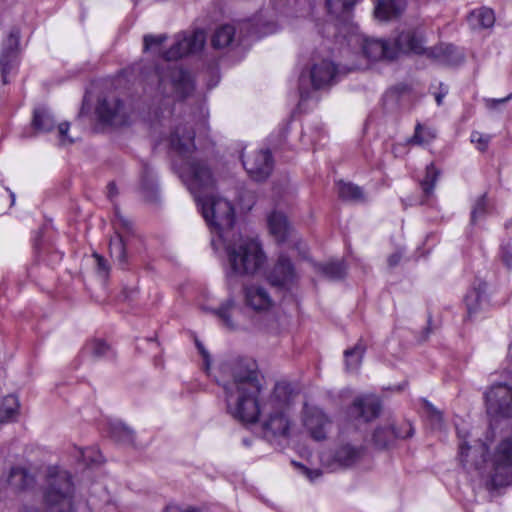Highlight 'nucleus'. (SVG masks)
Returning a JSON list of instances; mask_svg holds the SVG:
<instances>
[{"mask_svg":"<svg viewBox=\"0 0 512 512\" xmlns=\"http://www.w3.org/2000/svg\"><path fill=\"white\" fill-rule=\"evenodd\" d=\"M226 378L221 385L225 392L228 413L243 423H255L260 414L264 417L262 428L268 439L286 436L290 429L287 414L292 400V389L287 383H277L269 398L259 405L261 384L255 364L235 360L222 366Z\"/></svg>","mask_w":512,"mask_h":512,"instance_id":"f257e3e1","label":"nucleus"},{"mask_svg":"<svg viewBox=\"0 0 512 512\" xmlns=\"http://www.w3.org/2000/svg\"><path fill=\"white\" fill-rule=\"evenodd\" d=\"M194 136L192 128L177 126L170 135V145L182 157L180 177L194 196L206 224L217 236V241L224 240L234 225V207L227 199L206 194L213 188L215 181L205 163L189 158L195 149ZM212 245H216L214 237Z\"/></svg>","mask_w":512,"mask_h":512,"instance_id":"f03ea898","label":"nucleus"},{"mask_svg":"<svg viewBox=\"0 0 512 512\" xmlns=\"http://www.w3.org/2000/svg\"><path fill=\"white\" fill-rule=\"evenodd\" d=\"M205 42L206 34L201 29L191 33L182 32L176 35L174 44L164 52L163 58L166 62L155 69L152 81L157 82L160 94L167 98V106L170 105V97L181 100L188 97L194 90L191 75L182 68L172 66L167 62L202 50Z\"/></svg>","mask_w":512,"mask_h":512,"instance_id":"7ed1b4c3","label":"nucleus"},{"mask_svg":"<svg viewBox=\"0 0 512 512\" xmlns=\"http://www.w3.org/2000/svg\"><path fill=\"white\" fill-rule=\"evenodd\" d=\"M39 492L41 508L29 507L24 512H75L77 509L74 477L60 466L46 468Z\"/></svg>","mask_w":512,"mask_h":512,"instance_id":"20e7f679","label":"nucleus"},{"mask_svg":"<svg viewBox=\"0 0 512 512\" xmlns=\"http://www.w3.org/2000/svg\"><path fill=\"white\" fill-rule=\"evenodd\" d=\"M226 252L225 276L230 283L239 276H253L265 264L266 256L260 243L252 238L238 236L233 241L219 240Z\"/></svg>","mask_w":512,"mask_h":512,"instance_id":"39448f33","label":"nucleus"},{"mask_svg":"<svg viewBox=\"0 0 512 512\" xmlns=\"http://www.w3.org/2000/svg\"><path fill=\"white\" fill-rule=\"evenodd\" d=\"M475 470L490 491L512 485V435L500 439L487 457L475 463Z\"/></svg>","mask_w":512,"mask_h":512,"instance_id":"423d86ee","label":"nucleus"},{"mask_svg":"<svg viewBox=\"0 0 512 512\" xmlns=\"http://www.w3.org/2000/svg\"><path fill=\"white\" fill-rule=\"evenodd\" d=\"M365 56L372 60H393L399 52L423 51V33L419 29H407L399 33L394 43L383 39L366 38L362 44Z\"/></svg>","mask_w":512,"mask_h":512,"instance_id":"0eeeda50","label":"nucleus"},{"mask_svg":"<svg viewBox=\"0 0 512 512\" xmlns=\"http://www.w3.org/2000/svg\"><path fill=\"white\" fill-rule=\"evenodd\" d=\"M336 76V68L331 61L321 60L314 63L309 69L301 72L299 77L300 102L310 97L312 90L329 86Z\"/></svg>","mask_w":512,"mask_h":512,"instance_id":"6e6552de","label":"nucleus"},{"mask_svg":"<svg viewBox=\"0 0 512 512\" xmlns=\"http://www.w3.org/2000/svg\"><path fill=\"white\" fill-rule=\"evenodd\" d=\"M486 411L491 419L512 417V386L494 384L485 393Z\"/></svg>","mask_w":512,"mask_h":512,"instance_id":"1a4fd4ad","label":"nucleus"},{"mask_svg":"<svg viewBox=\"0 0 512 512\" xmlns=\"http://www.w3.org/2000/svg\"><path fill=\"white\" fill-rule=\"evenodd\" d=\"M96 113L101 122L118 127L128 123L131 109L117 96L109 95L99 100Z\"/></svg>","mask_w":512,"mask_h":512,"instance_id":"9d476101","label":"nucleus"},{"mask_svg":"<svg viewBox=\"0 0 512 512\" xmlns=\"http://www.w3.org/2000/svg\"><path fill=\"white\" fill-rule=\"evenodd\" d=\"M364 455L362 446L345 443L339 445L331 454L323 455L321 461L331 470L348 468L358 463Z\"/></svg>","mask_w":512,"mask_h":512,"instance_id":"9b49d317","label":"nucleus"},{"mask_svg":"<svg viewBox=\"0 0 512 512\" xmlns=\"http://www.w3.org/2000/svg\"><path fill=\"white\" fill-rule=\"evenodd\" d=\"M243 166L251 179L261 182L271 174L273 160L269 150L255 151L242 159Z\"/></svg>","mask_w":512,"mask_h":512,"instance_id":"f8f14e48","label":"nucleus"},{"mask_svg":"<svg viewBox=\"0 0 512 512\" xmlns=\"http://www.w3.org/2000/svg\"><path fill=\"white\" fill-rule=\"evenodd\" d=\"M486 290L487 284L479 280L473 283L471 289L465 295L464 303L467 319L474 320L478 318L489 307Z\"/></svg>","mask_w":512,"mask_h":512,"instance_id":"ddd939ff","label":"nucleus"},{"mask_svg":"<svg viewBox=\"0 0 512 512\" xmlns=\"http://www.w3.org/2000/svg\"><path fill=\"white\" fill-rule=\"evenodd\" d=\"M297 278L298 275L291 260L285 255L279 256L267 276L271 285L284 289H289L296 282Z\"/></svg>","mask_w":512,"mask_h":512,"instance_id":"4468645a","label":"nucleus"},{"mask_svg":"<svg viewBox=\"0 0 512 512\" xmlns=\"http://www.w3.org/2000/svg\"><path fill=\"white\" fill-rule=\"evenodd\" d=\"M20 40V31L18 28H12L7 36V38L3 41L2 50L0 55V66H1V76L3 83L6 84L8 82L7 75L10 73L12 68L14 67L17 56H18V47Z\"/></svg>","mask_w":512,"mask_h":512,"instance_id":"2eb2a0df","label":"nucleus"},{"mask_svg":"<svg viewBox=\"0 0 512 512\" xmlns=\"http://www.w3.org/2000/svg\"><path fill=\"white\" fill-rule=\"evenodd\" d=\"M413 428L410 423H404L396 429L393 424L378 426L372 435L374 445L379 449L389 447L395 439H406L413 435Z\"/></svg>","mask_w":512,"mask_h":512,"instance_id":"dca6fc26","label":"nucleus"},{"mask_svg":"<svg viewBox=\"0 0 512 512\" xmlns=\"http://www.w3.org/2000/svg\"><path fill=\"white\" fill-rule=\"evenodd\" d=\"M242 291L245 305L253 311H267L273 306L269 291L261 284L244 285Z\"/></svg>","mask_w":512,"mask_h":512,"instance_id":"f3484780","label":"nucleus"},{"mask_svg":"<svg viewBox=\"0 0 512 512\" xmlns=\"http://www.w3.org/2000/svg\"><path fill=\"white\" fill-rule=\"evenodd\" d=\"M303 421L305 428L314 440L321 441L326 438L331 422L321 409L317 407L307 408Z\"/></svg>","mask_w":512,"mask_h":512,"instance_id":"a211bd4d","label":"nucleus"},{"mask_svg":"<svg viewBox=\"0 0 512 512\" xmlns=\"http://www.w3.org/2000/svg\"><path fill=\"white\" fill-rule=\"evenodd\" d=\"M425 41L423 40V43ZM419 54H426L427 57L444 65H458L463 61V55L452 44H440L426 49L423 46V51Z\"/></svg>","mask_w":512,"mask_h":512,"instance_id":"6ab92c4d","label":"nucleus"},{"mask_svg":"<svg viewBox=\"0 0 512 512\" xmlns=\"http://www.w3.org/2000/svg\"><path fill=\"white\" fill-rule=\"evenodd\" d=\"M380 411V404L374 397L365 396L354 400L350 407V415L368 422L376 418Z\"/></svg>","mask_w":512,"mask_h":512,"instance_id":"aec40b11","label":"nucleus"},{"mask_svg":"<svg viewBox=\"0 0 512 512\" xmlns=\"http://www.w3.org/2000/svg\"><path fill=\"white\" fill-rule=\"evenodd\" d=\"M375 17L379 20H391L399 17L405 10L407 0H374Z\"/></svg>","mask_w":512,"mask_h":512,"instance_id":"412c9836","label":"nucleus"},{"mask_svg":"<svg viewBox=\"0 0 512 512\" xmlns=\"http://www.w3.org/2000/svg\"><path fill=\"white\" fill-rule=\"evenodd\" d=\"M237 309L236 301L233 297H229L217 309H212L211 312L221 321L223 327L230 331L239 329L238 322L234 319L233 313Z\"/></svg>","mask_w":512,"mask_h":512,"instance_id":"4be33fe9","label":"nucleus"},{"mask_svg":"<svg viewBox=\"0 0 512 512\" xmlns=\"http://www.w3.org/2000/svg\"><path fill=\"white\" fill-rule=\"evenodd\" d=\"M270 233L278 242L286 240L290 233V226L286 216L281 212H273L268 217Z\"/></svg>","mask_w":512,"mask_h":512,"instance_id":"5701e85b","label":"nucleus"},{"mask_svg":"<svg viewBox=\"0 0 512 512\" xmlns=\"http://www.w3.org/2000/svg\"><path fill=\"white\" fill-rule=\"evenodd\" d=\"M109 432L111 438L121 445L133 446L135 443L134 430L122 421L111 422Z\"/></svg>","mask_w":512,"mask_h":512,"instance_id":"b1692460","label":"nucleus"},{"mask_svg":"<svg viewBox=\"0 0 512 512\" xmlns=\"http://www.w3.org/2000/svg\"><path fill=\"white\" fill-rule=\"evenodd\" d=\"M55 119L51 111L45 107H38L33 112L32 126L38 132H50L55 127Z\"/></svg>","mask_w":512,"mask_h":512,"instance_id":"393cba45","label":"nucleus"},{"mask_svg":"<svg viewBox=\"0 0 512 512\" xmlns=\"http://www.w3.org/2000/svg\"><path fill=\"white\" fill-rule=\"evenodd\" d=\"M109 251L111 257L118 262V264L124 268L128 263V257L126 253V238L125 235L121 233L115 234L114 237L110 239L109 242Z\"/></svg>","mask_w":512,"mask_h":512,"instance_id":"a878e982","label":"nucleus"},{"mask_svg":"<svg viewBox=\"0 0 512 512\" xmlns=\"http://www.w3.org/2000/svg\"><path fill=\"white\" fill-rule=\"evenodd\" d=\"M141 190L144 197L153 201L157 195V183L153 174V169L148 165L144 164L141 171Z\"/></svg>","mask_w":512,"mask_h":512,"instance_id":"bb28decb","label":"nucleus"},{"mask_svg":"<svg viewBox=\"0 0 512 512\" xmlns=\"http://www.w3.org/2000/svg\"><path fill=\"white\" fill-rule=\"evenodd\" d=\"M8 482L14 488L24 490L33 486L35 478L27 469L14 467L10 471Z\"/></svg>","mask_w":512,"mask_h":512,"instance_id":"cd10ccee","label":"nucleus"},{"mask_svg":"<svg viewBox=\"0 0 512 512\" xmlns=\"http://www.w3.org/2000/svg\"><path fill=\"white\" fill-rule=\"evenodd\" d=\"M337 191L339 197L344 201L360 203L365 200L362 189L352 183L338 182Z\"/></svg>","mask_w":512,"mask_h":512,"instance_id":"c85d7f7f","label":"nucleus"},{"mask_svg":"<svg viewBox=\"0 0 512 512\" xmlns=\"http://www.w3.org/2000/svg\"><path fill=\"white\" fill-rule=\"evenodd\" d=\"M469 22L474 27L490 28L495 22L494 12L487 7L476 9L470 13Z\"/></svg>","mask_w":512,"mask_h":512,"instance_id":"c756f323","label":"nucleus"},{"mask_svg":"<svg viewBox=\"0 0 512 512\" xmlns=\"http://www.w3.org/2000/svg\"><path fill=\"white\" fill-rule=\"evenodd\" d=\"M235 37V27L229 24L221 25L212 36V45L216 49L229 46Z\"/></svg>","mask_w":512,"mask_h":512,"instance_id":"7c9ffc66","label":"nucleus"},{"mask_svg":"<svg viewBox=\"0 0 512 512\" xmlns=\"http://www.w3.org/2000/svg\"><path fill=\"white\" fill-rule=\"evenodd\" d=\"M19 410V401L16 396L8 395L0 404V422L5 423L16 419Z\"/></svg>","mask_w":512,"mask_h":512,"instance_id":"2f4dec72","label":"nucleus"},{"mask_svg":"<svg viewBox=\"0 0 512 512\" xmlns=\"http://www.w3.org/2000/svg\"><path fill=\"white\" fill-rule=\"evenodd\" d=\"M364 353L365 346L361 342L344 352L346 370L348 372H355L359 369Z\"/></svg>","mask_w":512,"mask_h":512,"instance_id":"473e14b6","label":"nucleus"},{"mask_svg":"<svg viewBox=\"0 0 512 512\" xmlns=\"http://www.w3.org/2000/svg\"><path fill=\"white\" fill-rule=\"evenodd\" d=\"M317 270L330 280H340L346 275V266L343 261L318 264Z\"/></svg>","mask_w":512,"mask_h":512,"instance_id":"72a5a7b5","label":"nucleus"},{"mask_svg":"<svg viewBox=\"0 0 512 512\" xmlns=\"http://www.w3.org/2000/svg\"><path fill=\"white\" fill-rule=\"evenodd\" d=\"M439 175L440 171L435 167L433 163H430L426 167V175L421 181V187L427 197L433 194L434 187L439 178Z\"/></svg>","mask_w":512,"mask_h":512,"instance_id":"f704fd0d","label":"nucleus"},{"mask_svg":"<svg viewBox=\"0 0 512 512\" xmlns=\"http://www.w3.org/2000/svg\"><path fill=\"white\" fill-rule=\"evenodd\" d=\"M356 0H326V5L330 14L336 17H346Z\"/></svg>","mask_w":512,"mask_h":512,"instance_id":"c9c22d12","label":"nucleus"},{"mask_svg":"<svg viewBox=\"0 0 512 512\" xmlns=\"http://www.w3.org/2000/svg\"><path fill=\"white\" fill-rule=\"evenodd\" d=\"M85 351L95 359L107 357L110 352V346L102 340H93L86 344Z\"/></svg>","mask_w":512,"mask_h":512,"instance_id":"e433bc0d","label":"nucleus"},{"mask_svg":"<svg viewBox=\"0 0 512 512\" xmlns=\"http://www.w3.org/2000/svg\"><path fill=\"white\" fill-rule=\"evenodd\" d=\"M113 225L115 228V234L118 232L121 234H130L133 231V225L132 222L123 216L118 209H115V218L113 221Z\"/></svg>","mask_w":512,"mask_h":512,"instance_id":"4c0bfd02","label":"nucleus"},{"mask_svg":"<svg viewBox=\"0 0 512 512\" xmlns=\"http://www.w3.org/2000/svg\"><path fill=\"white\" fill-rule=\"evenodd\" d=\"M432 138H434V135H432L430 132H424L422 126L417 124L415 127L414 135L409 139V143L421 145L429 142Z\"/></svg>","mask_w":512,"mask_h":512,"instance_id":"58836bf2","label":"nucleus"},{"mask_svg":"<svg viewBox=\"0 0 512 512\" xmlns=\"http://www.w3.org/2000/svg\"><path fill=\"white\" fill-rule=\"evenodd\" d=\"M167 39L165 34L161 35H145L143 38L144 42V51L152 50L153 48L160 47Z\"/></svg>","mask_w":512,"mask_h":512,"instance_id":"ea45409f","label":"nucleus"},{"mask_svg":"<svg viewBox=\"0 0 512 512\" xmlns=\"http://www.w3.org/2000/svg\"><path fill=\"white\" fill-rule=\"evenodd\" d=\"M491 140V136L488 134H483L478 131H473L471 133V142L477 145L478 150L485 151L488 147V144Z\"/></svg>","mask_w":512,"mask_h":512,"instance_id":"a19ab883","label":"nucleus"},{"mask_svg":"<svg viewBox=\"0 0 512 512\" xmlns=\"http://www.w3.org/2000/svg\"><path fill=\"white\" fill-rule=\"evenodd\" d=\"M487 201L485 196H481L477 199L471 212V221L476 222L477 219L481 218L486 212Z\"/></svg>","mask_w":512,"mask_h":512,"instance_id":"79ce46f5","label":"nucleus"},{"mask_svg":"<svg viewBox=\"0 0 512 512\" xmlns=\"http://www.w3.org/2000/svg\"><path fill=\"white\" fill-rule=\"evenodd\" d=\"M81 457L85 464H97L102 461V455L94 449L87 448L81 451Z\"/></svg>","mask_w":512,"mask_h":512,"instance_id":"37998d69","label":"nucleus"},{"mask_svg":"<svg viewBox=\"0 0 512 512\" xmlns=\"http://www.w3.org/2000/svg\"><path fill=\"white\" fill-rule=\"evenodd\" d=\"M501 259L508 268L512 267V239L501 246Z\"/></svg>","mask_w":512,"mask_h":512,"instance_id":"c03bdc74","label":"nucleus"},{"mask_svg":"<svg viewBox=\"0 0 512 512\" xmlns=\"http://www.w3.org/2000/svg\"><path fill=\"white\" fill-rule=\"evenodd\" d=\"M425 408L427 415L431 419V421L437 425H441L443 420L442 413L428 402H425Z\"/></svg>","mask_w":512,"mask_h":512,"instance_id":"a18cd8bd","label":"nucleus"},{"mask_svg":"<svg viewBox=\"0 0 512 512\" xmlns=\"http://www.w3.org/2000/svg\"><path fill=\"white\" fill-rule=\"evenodd\" d=\"M93 257L95 258V261H96L97 273L101 277H106L108 275V272H109V265H108L107 260L104 259L99 254H96V253L93 255Z\"/></svg>","mask_w":512,"mask_h":512,"instance_id":"49530a36","label":"nucleus"},{"mask_svg":"<svg viewBox=\"0 0 512 512\" xmlns=\"http://www.w3.org/2000/svg\"><path fill=\"white\" fill-rule=\"evenodd\" d=\"M69 127H70V125L68 122H63L58 125L59 138H60L61 144H63V145L73 143V139L68 137V135H67Z\"/></svg>","mask_w":512,"mask_h":512,"instance_id":"de8ad7c7","label":"nucleus"},{"mask_svg":"<svg viewBox=\"0 0 512 512\" xmlns=\"http://www.w3.org/2000/svg\"><path fill=\"white\" fill-rule=\"evenodd\" d=\"M298 468L300 472L305 475L311 482L315 481L319 477H321L322 472L320 469H309L304 465L298 464Z\"/></svg>","mask_w":512,"mask_h":512,"instance_id":"09e8293b","label":"nucleus"},{"mask_svg":"<svg viewBox=\"0 0 512 512\" xmlns=\"http://www.w3.org/2000/svg\"><path fill=\"white\" fill-rule=\"evenodd\" d=\"M510 99H512V93L504 98H500V99L488 98V99H485L484 101H485V105L488 109H496L500 104H505Z\"/></svg>","mask_w":512,"mask_h":512,"instance_id":"8fccbe9b","label":"nucleus"},{"mask_svg":"<svg viewBox=\"0 0 512 512\" xmlns=\"http://www.w3.org/2000/svg\"><path fill=\"white\" fill-rule=\"evenodd\" d=\"M448 86L439 83V91L435 93V100L438 106L442 105L444 97L448 94Z\"/></svg>","mask_w":512,"mask_h":512,"instance_id":"3c124183","label":"nucleus"},{"mask_svg":"<svg viewBox=\"0 0 512 512\" xmlns=\"http://www.w3.org/2000/svg\"><path fill=\"white\" fill-rule=\"evenodd\" d=\"M471 450V448L467 445L465 441L461 442L459 444V457L460 461L465 464L467 462V456L468 452Z\"/></svg>","mask_w":512,"mask_h":512,"instance_id":"603ef678","label":"nucleus"},{"mask_svg":"<svg viewBox=\"0 0 512 512\" xmlns=\"http://www.w3.org/2000/svg\"><path fill=\"white\" fill-rule=\"evenodd\" d=\"M402 258V253L400 251H397L389 256L388 258V264L390 267L396 266Z\"/></svg>","mask_w":512,"mask_h":512,"instance_id":"864d4df0","label":"nucleus"},{"mask_svg":"<svg viewBox=\"0 0 512 512\" xmlns=\"http://www.w3.org/2000/svg\"><path fill=\"white\" fill-rule=\"evenodd\" d=\"M118 194L117 187L114 182H110L107 186V196L113 199Z\"/></svg>","mask_w":512,"mask_h":512,"instance_id":"5fc2aeb1","label":"nucleus"},{"mask_svg":"<svg viewBox=\"0 0 512 512\" xmlns=\"http://www.w3.org/2000/svg\"><path fill=\"white\" fill-rule=\"evenodd\" d=\"M164 512H182V508L176 506V505H168Z\"/></svg>","mask_w":512,"mask_h":512,"instance_id":"6e6d98bb","label":"nucleus"},{"mask_svg":"<svg viewBox=\"0 0 512 512\" xmlns=\"http://www.w3.org/2000/svg\"><path fill=\"white\" fill-rule=\"evenodd\" d=\"M197 346H198V349H199L200 353L203 355L204 359L207 361L208 354L205 351L204 347L201 344H199V343H197Z\"/></svg>","mask_w":512,"mask_h":512,"instance_id":"4d7b16f0","label":"nucleus"},{"mask_svg":"<svg viewBox=\"0 0 512 512\" xmlns=\"http://www.w3.org/2000/svg\"><path fill=\"white\" fill-rule=\"evenodd\" d=\"M182 512H200V509L190 506V507L182 508Z\"/></svg>","mask_w":512,"mask_h":512,"instance_id":"13d9d810","label":"nucleus"},{"mask_svg":"<svg viewBox=\"0 0 512 512\" xmlns=\"http://www.w3.org/2000/svg\"><path fill=\"white\" fill-rule=\"evenodd\" d=\"M7 190H8V191H9V193H10V197H11V204L13 205V204H14V202H15V194H14L12 191H10L9 189H7Z\"/></svg>","mask_w":512,"mask_h":512,"instance_id":"bf43d9fd","label":"nucleus"},{"mask_svg":"<svg viewBox=\"0 0 512 512\" xmlns=\"http://www.w3.org/2000/svg\"><path fill=\"white\" fill-rule=\"evenodd\" d=\"M155 117H156V118H159V117H160L157 111L155 112Z\"/></svg>","mask_w":512,"mask_h":512,"instance_id":"052dcab7","label":"nucleus"},{"mask_svg":"<svg viewBox=\"0 0 512 512\" xmlns=\"http://www.w3.org/2000/svg\"><path fill=\"white\" fill-rule=\"evenodd\" d=\"M458 436L461 438L462 435H461V432L458 430Z\"/></svg>","mask_w":512,"mask_h":512,"instance_id":"680f3d73","label":"nucleus"},{"mask_svg":"<svg viewBox=\"0 0 512 512\" xmlns=\"http://www.w3.org/2000/svg\"><path fill=\"white\" fill-rule=\"evenodd\" d=\"M6 0H0V4L4 3Z\"/></svg>","mask_w":512,"mask_h":512,"instance_id":"e2e57ef3","label":"nucleus"}]
</instances>
